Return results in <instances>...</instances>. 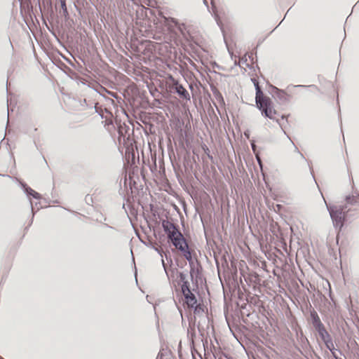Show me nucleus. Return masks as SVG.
Instances as JSON below:
<instances>
[{"label":"nucleus","mask_w":359,"mask_h":359,"mask_svg":"<svg viewBox=\"0 0 359 359\" xmlns=\"http://www.w3.org/2000/svg\"><path fill=\"white\" fill-rule=\"evenodd\" d=\"M156 359H157V357L156 358Z\"/></svg>","instance_id":"nucleus-29"},{"label":"nucleus","mask_w":359,"mask_h":359,"mask_svg":"<svg viewBox=\"0 0 359 359\" xmlns=\"http://www.w3.org/2000/svg\"><path fill=\"white\" fill-rule=\"evenodd\" d=\"M142 243L145 245L146 246L154 249L155 251L157 252V243L156 241H154L152 238H151L149 236H147L144 240L140 239Z\"/></svg>","instance_id":"nucleus-13"},{"label":"nucleus","mask_w":359,"mask_h":359,"mask_svg":"<svg viewBox=\"0 0 359 359\" xmlns=\"http://www.w3.org/2000/svg\"><path fill=\"white\" fill-rule=\"evenodd\" d=\"M144 127L143 130L147 136V147L142 151V161L144 166H147L153 175L154 181L157 184V147L156 144L157 131V117L154 115H146L143 120Z\"/></svg>","instance_id":"nucleus-1"},{"label":"nucleus","mask_w":359,"mask_h":359,"mask_svg":"<svg viewBox=\"0 0 359 359\" xmlns=\"http://www.w3.org/2000/svg\"><path fill=\"white\" fill-rule=\"evenodd\" d=\"M330 215L336 226H341L344 221V213L340 208H332L330 210Z\"/></svg>","instance_id":"nucleus-8"},{"label":"nucleus","mask_w":359,"mask_h":359,"mask_svg":"<svg viewBox=\"0 0 359 359\" xmlns=\"http://www.w3.org/2000/svg\"><path fill=\"white\" fill-rule=\"evenodd\" d=\"M162 226L168 241L171 242L176 249L181 251L187 259H190L191 255L189 245L178 226L169 220H163Z\"/></svg>","instance_id":"nucleus-4"},{"label":"nucleus","mask_w":359,"mask_h":359,"mask_svg":"<svg viewBox=\"0 0 359 359\" xmlns=\"http://www.w3.org/2000/svg\"><path fill=\"white\" fill-rule=\"evenodd\" d=\"M58 1L60 3L62 12L65 18V20H67L69 18V14L68 9L67 7L66 0H58Z\"/></svg>","instance_id":"nucleus-15"},{"label":"nucleus","mask_w":359,"mask_h":359,"mask_svg":"<svg viewBox=\"0 0 359 359\" xmlns=\"http://www.w3.org/2000/svg\"><path fill=\"white\" fill-rule=\"evenodd\" d=\"M153 234H154L155 238L157 239V232H156V231L155 229V226H154Z\"/></svg>","instance_id":"nucleus-24"},{"label":"nucleus","mask_w":359,"mask_h":359,"mask_svg":"<svg viewBox=\"0 0 359 359\" xmlns=\"http://www.w3.org/2000/svg\"><path fill=\"white\" fill-rule=\"evenodd\" d=\"M175 90L178 93V95L184 99L189 100V94L187 90L180 84L176 83L175 84Z\"/></svg>","instance_id":"nucleus-10"},{"label":"nucleus","mask_w":359,"mask_h":359,"mask_svg":"<svg viewBox=\"0 0 359 359\" xmlns=\"http://www.w3.org/2000/svg\"><path fill=\"white\" fill-rule=\"evenodd\" d=\"M255 85L256 87V104L261 111L262 115L271 120L276 121L282 128L286 127L288 124L287 118L290 114L276 109L272 100L264 95L258 82H255Z\"/></svg>","instance_id":"nucleus-3"},{"label":"nucleus","mask_w":359,"mask_h":359,"mask_svg":"<svg viewBox=\"0 0 359 359\" xmlns=\"http://www.w3.org/2000/svg\"><path fill=\"white\" fill-rule=\"evenodd\" d=\"M132 9L135 11L137 18L145 16L149 22V27L151 31L156 32L157 30V15L156 10L151 8H146L142 5H139L135 3L134 0H130ZM156 33L154 34L153 39H156L155 36Z\"/></svg>","instance_id":"nucleus-5"},{"label":"nucleus","mask_w":359,"mask_h":359,"mask_svg":"<svg viewBox=\"0 0 359 359\" xmlns=\"http://www.w3.org/2000/svg\"><path fill=\"white\" fill-rule=\"evenodd\" d=\"M128 186L131 194L138 192V185L130 173L128 174Z\"/></svg>","instance_id":"nucleus-12"},{"label":"nucleus","mask_w":359,"mask_h":359,"mask_svg":"<svg viewBox=\"0 0 359 359\" xmlns=\"http://www.w3.org/2000/svg\"><path fill=\"white\" fill-rule=\"evenodd\" d=\"M276 95L279 99L283 100H288L290 98V95L283 90H278Z\"/></svg>","instance_id":"nucleus-17"},{"label":"nucleus","mask_w":359,"mask_h":359,"mask_svg":"<svg viewBox=\"0 0 359 359\" xmlns=\"http://www.w3.org/2000/svg\"><path fill=\"white\" fill-rule=\"evenodd\" d=\"M150 208H151V213L154 217V224L156 225L157 224V219H156V215H157V210H156V208H155V206L154 205H150Z\"/></svg>","instance_id":"nucleus-18"},{"label":"nucleus","mask_w":359,"mask_h":359,"mask_svg":"<svg viewBox=\"0 0 359 359\" xmlns=\"http://www.w3.org/2000/svg\"><path fill=\"white\" fill-rule=\"evenodd\" d=\"M134 276L135 279L136 285H138V280H137V270L136 269V266H135V272H134Z\"/></svg>","instance_id":"nucleus-22"},{"label":"nucleus","mask_w":359,"mask_h":359,"mask_svg":"<svg viewBox=\"0 0 359 359\" xmlns=\"http://www.w3.org/2000/svg\"><path fill=\"white\" fill-rule=\"evenodd\" d=\"M143 3L148 6V8H154L156 13L157 12V1L156 0H143Z\"/></svg>","instance_id":"nucleus-16"},{"label":"nucleus","mask_w":359,"mask_h":359,"mask_svg":"<svg viewBox=\"0 0 359 359\" xmlns=\"http://www.w3.org/2000/svg\"><path fill=\"white\" fill-rule=\"evenodd\" d=\"M156 42L148 41L143 45V50L142 51V60L148 64L151 67H153L151 72L149 73V79L144 81L146 87L147 88L149 94L152 97V100H150L145 95H143L142 102L145 107L154 109L157 102V53L156 50Z\"/></svg>","instance_id":"nucleus-2"},{"label":"nucleus","mask_w":359,"mask_h":359,"mask_svg":"<svg viewBox=\"0 0 359 359\" xmlns=\"http://www.w3.org/2000/svg\"><path fill=\"white\" fill-rule=\"evenodd\" d=\"M127 183H128V180H127V177L126 175L124 177V180H123V184H124V186L127 188Z\"/></svg>","instance_id":"nucleus-23"},{"label":"nucleus","mask_w":359,"mask_h":359,"mask_svg":"<svg viewBox=\"0 0 359 359\" xmlns=\"http://www.w3.org/2000/svg\"><path fill=\"white\" fill-rule=\"evenodd\" d=\"M126 148L125 158L128 164L135 165L136 161H139V152L135 141L128 136L124 139Z\"/></svg>","instance_id":"nucleus-6"},{"label":"nucleus","mask_w":359,"mask_h":359,"mask_svg":"<svg viewBox=\"0 0 359 359\" xmlns=\"http://www.w3.org/2000/svg\"><path fill=\"white\" fill-rule=\"evenodd\" d=\"M182 290L184 297L185 304L189 308H195V312L200 309L199 305H197V299L195 295L190 290L187 283H184L182 286Z\"/></svg>","instance_id":"nucleus-7"},{"label":"nucleus","mask_w":359,"mask_h":359,"mask_svg":"<svg viewBox=\"0 0 359 359\" xmlns=\"http://www.w3.org/2000/svg\"><path fill=\"white\" fill-rule=\"evenodd\" d=\"M146 299H147V301L149 304H151V300H150V299H151V296L150 295H147ZM152 305H153L155 316L157 318V310H156L157 304L156 303H152Z\"/></svg>","instance_id":"nucleus-19"},{"label":"nucleus","mask_w":359,"mask_h":359,"mask_svg":"<svg viewBox=\"0 0 359 359\" xmlns=\"http://www.w3.org/2000/svg\"><path fill=\"white\" fill-rule=\"evenodd\" d=\"M104 225L109 229H114L113 226H111L109 224H104Z\"/></svg>","instance_id":"nucleus-26"},{"label":"nucleus","mask_w":359,"mask_h":359,"mask_svg":"<svg viewBox=\"0 0 359 359\" xmlns=\"http://www.w3.org/2000/svg\"><path fill=\"white\" fill-rule=\"evenodd\" d=\"M314 325L321 335L323 334V332H325V327L322 323L320 322V320L318 316L314 318Z\"/></svg>","instance_id":"nucleus-14"},{"label":"nucleus","mask_w":359,"mask_h":359,"mask_svg":"<svg viewBox=\"0 0 359 359\" xmlns=\"http://www.w3.org/2000/svg\"><path fill=\"white\" fill-rule=\"evenodd\" d=\"M160 352V359H174L171 351L167 346H162Z\"/></svg>","instance_id":"nucleus-11"},{"label":"nucleus","mask_w":359,"mask_h":359,"mask_svg":"<svg viewBox=\"0 0 359 359\" xmlns=\"http://www.w3.org/2000/svg\"><path fill=\"white\" fill-rule=\"evenodd\" d=\"M85 202L88 205H91L93 203V199L92 196H90V194H87L85 196Z\"/></svg>","instance_id":"nucleus-21"},{"label":"nucleus","mask_w":359,"mask_h":359,"mask_svg":"<svg viewBox=\"0 0 359 359\" xmlns=\"http://www.w3.org/2000/svg\"><path fill=\"white\" fill-rule=\"evenodd\" d=\"M29 203H30V208H31V211H32V217L31 219V221H30V223L29 224L28 226H27L25 228V229H27L29 226H31V224H32L33 222V218H34V214L36 212V211H34V207H33V203L32 202V201L29 199Z\"/></svg>","instance_id":"nucleus-20"},{"label":"nucleus","mask_w":359,"mask_h":359,"mask_svg":"<svg viewBox=\"0 0 359 359\" xmlns=\"http://www.w3.org/2000/svg\"><path fill=\"white\" fill-rule=\"evenodd\" d=\"M7 111H8V114H9V108L8 107L7 109Z\"/></svg>","instance_id":"nucleus-27"},{"label":"nucleus","mask_w":359,"mask_h":359,"mask_svg":"<svg viewBox=\"0 0 359 359\" xmlns=\"http://www.w3.org/2000/svg\"><path fill=\"white\" fill-rule=\"evenodd\" d=\"M20 187L24 194L29 198L32 196L34 199L39 200L41 198V195L37 191L32 189L30 187H29L25 182H20Z\"/></svg>","instance_id":"nucleus-9"},{"label":"nucleus","mask_w":359,"mask_h":359,"mask_svg":"<svg viewBox=\"0 0 359 359\" xmlns=\"http://www.w3.org/2000/svg\"><path fill=\"white\" fill-rule=\"evenodd\" d=\"M44 1H45V0H43V4H44ZM48 1H49L50 5H51V1H50V0H48ZM38 3H39V8L41 9L40 0H38Z\"/></svg>","instance_id":"nucleus-25"},{"label":"nucleus","mask_w":359,"mask_h":359,"mask_svg":"<svg viewBox=\"0 0 359 359\" xmlns=\"http://www.w3.org/2000/svg\"><path fill=\"white\" fill-rule=\"evenodd\" d=\"M0 359H4V358H2L1 355H0Z\"/></svg>","instance_id":"nucleus-28"}]
</instances>
